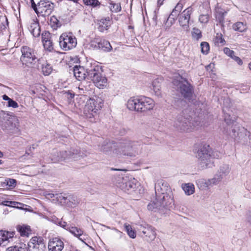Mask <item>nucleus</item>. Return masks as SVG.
<instances>
[{
    "label": "nucleus",
    "instance_id": "obj_1",
    "mask_svg": "<svg viewBox=\"0 0 251 251\" xmlns=\"http://www.w3.org/2000/svg\"><path fill=\"white\" fill-rule=\"evenodd\" d=\"M155 105L154 100L144 96L130 97L126 103L127 108L131 111L145 113L152 110Z\"/></svg>",
    "mask_w": 251,
    "mask_h": 251
},
{
    "label": "nucleus",
    "instance_id": "obj_2",
    "mask_svg": "<svg viewBox=\"0 0 251 251\" xmlns=\"http://www.w3.org/2000/svg\"><path fill=\"white\" fill-rule=\"evenodd\" d=\"M103 104V100L98 96L90 98L83 107V116L90 122L95 123Z\"/></svg>",
    "mask_w": 251,
    "mask_h": 251
},
{
    "label": "nucleus",
    "instance_id": "obj_3",
    "mask_svg": "<svg viewBox=\"0 0 251 251\" xmlns=\"http://www.w3.org/2000/svg\"><path fill=\"white\" fill-rule=\"evenodd\" d=\"M0 127L10 135L18 136L21 134L20 122L17 117L4 112L0 116Z\"/></svg>",
    "mask_w": 251,
    "mask_h": 251
},
{
    "label": "nucleus",
    "instance_id": "obj_4",
    "mask_svg": "<svg viewBox=\"0 0 251 251\" xmlns=\"http://www.w3.org/2000/svg\"><path fill=\"white\" fill-rule=\"evenodd\" d=\"M172 82L174 85L179 86L180 92L185 98L190 99L192 97L193 88L187 78L178 74L174 76Z\"/></svg>",
    "mask_w": 251,
    "mask_h": 251
},
{
    "label": "nucleus",
    "instance_id": "obj_5",
    "mask_svg": "<svg viewBox=\"0 0 251 251\" xmlns=\"http://www.w3.org/2000/svg\"><path fill=\"white\" fill-rule=\"evenodd\" d=\"M59 45L63 50L69 51L76 46V38L72 32H63L59 37Z\"/></svg>",
    "mask_w": 251,
    "mask_h": 251
},
{
    "label": "nucleus",
    "instance_id": "obj_6",
    "mask_svg": "<svg viewBox=\"0 0 251 251\" xmlns=\"http://www.w3.org/2000/svg\"><path fill=\"white\" fill-rule=\"evenodd\" d=\"M110 148L113 154L118 157L131 156L134 154L132 143L129 142L114 144L112 146H110Z\"/></svg>",
    "mask_w": 251,
    "mask_h": 251
},
{
    "label": "nucleus",
    "instance_id": "obj_7",
    "mask_svg": "<svg viewBox=\"0 0 251 251\" xmlns=\"http://www.w3.org/2000/svg\"><path fill=\"white\" fill-rule=\"evenodd\" d=\"M192 120V118L190 120L182 116H179L176 123V128L181 131L188 132L193 131L200 126V122Z\"/></svg>",
    "mask_w": 251,
    "mask_h": 251
},
{
    "label": "nucleus",
    "instance_id": "obj_8",
    "mask_svg": "<svg viewBox=\"0 0 251 251\" xmlns=\"http://www.w3.org/2000/svg\"><path fill=\"white\" fill-rule=\"evenodd\" d=\"M31 0L32 7L37 14H40L44 17L48 16L53 10V4L49 1L40 0L36 5L33 0Z\"/></svg>",
    "mask_w": 251,
    "mask_h": 251
},
{
    "label": "nucleus",
    "instance_id": "obj_9",
    "mask_svg": "<svg viewBox=\"0 0 251 251\" xmlns=\"http://www.w3.org/2000/svg\"><path fill=\"white\" fill-rule=\"evenodd\" d=\"M22 55L20 60L23 65L29 67L35 62L37 59L35 50L27 46H23L21 49Z\"/></svg>",
    "mask_w": 251,
    "mask_h": 251
},
{
    "label": "nucleus",
    "instance_id": "obj_10",
    "mask_svg": "<svg viewBox=\"0 0 251 251\" xmlns=\"http://www.w3.org/2000/svg\"><path fill=\"white\" fill-rule=\"evenodd\" d=\"M90 46L94 50H100L106 52L110 51L112 49L108 41L100 37H96L92 39L90 42Z\"/></svg>",
    "mask_w": 251,
    "mask_h": 251
},
{
    "label": "nucleus",
    "instance_id": "obj_11",
    "mask_svg": "<svg viewBox=\"0 0 251 251\" xmlns=\"http://www.w3.org/2000/svg\"><path fill=\"white\" fill-rule=\"evenodd\" d=\"M136 180L134 178L129 179L125 176L119 178L117 182V186L125 192H131L134 191L136 187Z\"/></svg>",
    "mask_w": 251,
    "mask_h": 251
},
{
    "label": "nucleus",
    "instance_id": "obj_12",
    "mask_svg": "<svg viewBox=\"0 0 251 251\" xmlns=\"http://www.w3.org/2000/svg\"><path fill=\"white\" fill-rule=\"evenodd\" d=\"M87 66L88 76L92 79L95 77L102 75L103 72V66L96 61L90 62Z\"/></svg>",
    "mask_w": 251,
    "mask_h": 251
},
{
    "label": "nucleus",
    "instance_id": "obj_13",
    "mask_svg": "<svg viewBox=\"0 0 251 251\" xmlns=\"http://www.w3.org/2000/svg\"><path fill=\"white\" fill-rule=\"evenodd\" d=\"M28 247L34 251H42L45 249L44 240L42 236H35L32 237L28 243Z\"/></svg>",
    "mask_w": 251,
    "mask_h": 251
},
{
    "label": "nucleus",
    "instance_id": "obj_14",
    "mask_svg": "<svg viewBox=\"0 0 251 251\" xmlns=\"http://www.w3.org/2000/svg\"><path fill=\"white\" fill-rule=\"evenodd\" d=\"M98 30L100 32L108 30L110 27L112 21V18L107 16L102 17L95 21Z\"/></svg>",
    "mask_w": 251,
    "mask_h": 251
},
{
    "label": "nucleus",
    "instance_id": "obj_15",
    "mask_svg": "<svg viewBox=\"0 0 251 251\" xmlns=\"http://www.w3.org/2000/svg\"><path fill=\"white\" fill-rule=\"evenodd\" d=\"M42 43L46 50L51 52L54 50V43L51 33L44 31L42 33Z\"/></svg>",
    "mask_w": 251,
    "mask_h": 251
},
{
    "label": "nucleus",
    "instance_id": "obj_16",
    "mask_svg": "<svg viewBox=\"0 0 251 251\" xmlns=\"http://www.w3.org/2000/svg\"><path fill=\"white\" fill-rule=\"evenodd\" d=\"M64 247L63 241L59 238L54 237L50 239L49 241V251H62Z\"/></svg>",
    "mask_w": 251,
    "mask_h": 251
},
{
    "label": "nucleus",
    "instance_id": "obj_17",
    "mask_svg": "<svg viewBox=\"0 0 251 251\" xmlns=\"http://www.w3.org/2000/svg\"><path fill=\"white\" fill-rule=\"evenodd\" d=\"M211 149L209 145L204 144L198 151L199 158L201 161L206 163V161L210 159L211 157L210 154Z\"/></svg>",
    "mask_w": 251,
    "mask_h": 251
},
{
    "label": "nucleus",
    "instance_id": "obj_18",
    "mask_svg": "<svg viewBox=\"0 0 251 251\" xmlns=\"http://www.w3.org/2000/svg\"><path fill=\"white\" fill-rule=\"evenodd\" d=\"M192 8L190 7L185 9L179 17V23L181 26L188 25L192 14Z\"/></svg>",
    "mask_w": 251,
    "mask_h": 251
},
{
    "label": "nucleus",
    "instance_id": "obj_19",
    "mask_svg": "<svg viewBox=\"0 0 251 251\" xmlns=\"http://www.w3.org/2000/svg\"><path fill=\"white\" fill-rule=\"evenodd\" d=\"M73 71L75 76L78 80H84L88 76L87 68L85 69L80 66H75L74 68Z\"/></svg>",
    "mask_w": 251,
    "mask_h": 251
},
{
    "label": "nucleus",
    "instance_id": "obj_20",
    "mask_svg": "<svg viewBox=\"0 0 251 251\" xmlns=\"http://www.w3.org/2000/svg\"><path fill=\"white\" fill-rule=\"evenodd\" d=\"M28 29L34 37H38L40 36L41 29L38 21L32 20L30 22Z\"/></svg>",
    "mask_w": 251,
    "mask_h": 251
},
{
    "label": "nucleus",
    "instance_id": "obj_21",
    "mask_svg": "<svg viewBox=\"0 0 251 251\" xmlns=\"http://www.w3.org/2000/svg\"><path fill=\"white\" fill-rule=\"evenodd\" d=\"M17 231L22 237H28L32 233L31 227L27 225H18L16 227Z\"/></svg>",
    "mask_w": 251,
    "mask_h": 251
},
{
    "label": "nucleus",
    "instance_id": "obj_22",
    "mask_svg": "<svg viewBox=\"0 0 251 251\" xmlns=\"http://www.w3.org/2000/svg\"><path fill=\"white\" fill-rule=\"evenodd\" d=\"M95 86L99 89H104L107 86V79L103 75L95 77L91 79Z\"/></svg>",
    "mask_w": 251,
    "mask_h": 251
},
{
    "label": "nucleus",
    "instance_id": "obj_23",
    "mask_svg": "<svg viewBox=\"0 0 251 251\" xmlns=\"http://www.w3.org/2000/svg\"><path fill=\"white\" fill-rule=\"evenodd\" d=\"M142 232L149 240H153L156 237V233L155 229L151 226H148L143 227Z\"/></svg>",
    "mask_w": 251,
    "mask_h": 251
},
{
    "label": "nucleus",
    "instance_id": "obj_24",
    "mask_svg": "<svg viewBox=\"0 0 251 251\" xmlns=\"http://www.w3.org/2000/svg\"><path fill=\"white\" fill-rule=\"evenodd\" d=\"M227 12L221 7L217 6L215 9L214 16L216 20L219 22L220 24H224L225 22V16Z\"/></svg>",
    "mask_w": 251,
    "mask_h": 251
},
{
    "label": "nucleus",
    "instance_id": "obj_25",
    "mask_svg": "<svg viewBox=\"0 0 251 251\" xmlns=\"http://www.w3.org/2000/svg\"><path fill=\"white\" fill-rule=\"evenodd\" d=\"M15 231H8L6 230H0V242L3 243L7 241L10 242V240L14 237Z\"/></svg>",
    "mask_w": 251,
    "mask_h": 251
},
{
    "label": "nucleus",
    "instance_id": "obj_26",
    "mask_svg": "<svg viewBox=\"0 0 251 251\" xmlns=\"http://www.w3.org/2000/svg\"><path fill=\"white\" fill-rule=\"evenodd\" d=\"M67 230L75 236L78 238L80 241L84 242L85 239L81 237L84 233V231L82 229L76 226H69L68 227Z\"/></svg>",
    "mask_w": 251,
    "mask_h": 251
},
{
    "label": "nucleus",
    "instance_id": "obj_27",
    "mask_svg": "<svg viewBox=\"0 0 251 251\" xmlns=\"http://www.w3.org/2000/svg\"><path fill=\"white\" fill-rule=\"evenodd\" d=\"M213 42L215 45L217 46H223L226 43L221 33H216V36L213 39Z\"/></svg>",
    "mask_w": 251,
    "mask_h": 251
},
{
    "label": "nucleus",
    "instance_id": "obj_28",
    "mask_svg": "<svg viewBox=\"0 0 251 251\" xmlns=\"http://www.w3.org/2000/svg\"><path fill=\"white\" fill-rule=\"evenodd\" d=\"M232 28L235 31L240 32L245 31L247 29L246 24L241 22H238L232 25Z\"/></svg>",
    "mask_w": 251,
    "mask_h": 251
},
{
    "label": "nucleus",
    "instance_id": "obj_29",
    "mask_svg": "<svg viewBox=\"0 0 251 251\" xmlns=\"http://www.w3.org/2000/svg\"><path fill=\"white\" fill-rule=\"evenodd\" d=\"M182 188L187 195H191L195 192V187L192 183H185L182 185Z\"/></svg>",
    "mask_w": 251,
    "mask_h": 251
},
{
    "label": "nucleus",
    "instance_id": "obj_30",
    "mask_svg": "<svg viewBox=\"0 0 251 251\" xmlns=\"http://www.w3.org/2000/svg\"><path fill=\"white\" fill-rule=\"evenodd\" d=\"M110 10L112 12L118 13L121 11L122 7L120 3H115L111 0H109Z\"/></svg>",
    "mask_w": 251,
    "mask_h": 251
},
{
    "label": "nucleus",
    "instance_id": "obj_31",
    "mask_svg": "<svg viewBox=\"0 0 251 251\" xmlns=\"http://www.w3.org/2000/svg\"><path fill=\"white\" fill-rule=\"evenodd\" d=\"M124 227L125 229V230L126 231L127 235L131 238L134 239L136 237V231L133 229L132 227V226L127 224L125 223L124 224Z\"/></svg>",
    "mask_w": 251,
    "mask_h": 251
},
{
    "label": "nucleus",
    "instance_id": "obj_32",
    "mask_svg": "<svg viewBox=\"0 0 251 251\" xmlns=\"http://www.w3.org/2000/svg\"><path fill=\"white\" fill-rule=\"evenodd\" d=\"M183 8V5L182 3L178 2L175 6V8L173 10L171 14L170 15L169 18H172L175 19L181 12Z\"/></svg>",
    "mask_w": 251,
    "mask_h": 251
},
{
    "label": "nucleus",
    "instance_id": "obj_33",
    "mask_svg": "<svg viewBox=\"0 0 251 251\" xmlns=\"http://www.w3.org/2000/svg\"><path fill=\"white\" fill-rule=\"evenodd\" d=\"M52 68L50 64L47 62H44L42 65V71L45 75H49L52 72Z\"/></svg>",
    "mask_w": 251,
    "mask_h": 251
},
{
    "label": "nucleus",
    "instance_id": "obj_34",
    "mask_svg": "<svg viewBox=\"0 0 251 251\" xmlns=\"http://www.w3.org/2000/svg\"><path fill=\"white\" fill-rule=\"evenodd\" d=\"M50 24L53 29L55 30L61 26L59 21L54 16L50 17Z\"/></svg>",
    "mask_w": 251,
    "mask_h": 251
},
{
    "label": "nucleus",
    "instance_id": "obj_35",
    "mask_svg": "<svg viewBox=\"0 0 251 251\" xmlns=\"http://www.w3.org/2000/svg\"><path fill=\"white\" fill-rule=\"evenodd\" d=\"M83 2L86 6L93 8L100 6V2L98 0H83Z\"/></svg>",
    "mask_w": 251,
    "mask_h": 251
},
{
    "label": "nucleus",
    "instance_id": "obj_36",
    "mask_svg": "<svg viewBox=\"0 0 251 251\" xmlns=\"http://www.w3.org/2000/svg\"><path fill=\"white\" fill-rule=\"evenodd\" d=\"M201 52L204 55L208 54L210 50V46L207 42H202L201 43Z\"/></svg>",
    "mask_w": 251,
    "mask_h": 251
},
{
    "label": "nucleus",
    "instance_id": "obj_37",
    "mask_svg": "<svg viewBox=\"0 0 251 251\" xmlns=\"http://www.w3.org/2000/svg\"><path fill=\"white\" fill-rule=\"evenodd\" d=\"M153 89L155 94L157 96H160L161 95V85L157 80H154L152 82Z\"/></svg>",
    "mask_w": 251,
    "mask_h": 251
},
{
    "label": "nucleus",
    "instance_id": "obj_38",
    "mask_svg": "<svg viewBox=\"0 0 251 251\" xmlns=\"http://www.w3.org/2000/svg\"><path fill=\"white\" fill-rule=\"evenodd\" d=\"M192 36L194 39L197 40H199L202 37L201 31L198 28H193L192 31Z\"/></svg>",
    "mask_w": 251,
    "mask_h": 251
},
{
    "label": "nucleus",
    "instance_id": "obj_39",
    "mask_svg": "<svg viewBox=\"0 0 251 251\" xmlns=\"http://www.w3.org/2000/svg\"><path fill=\"white\" fill-rule=\"evenodd\" d=\"M199 21L202 24H206L209 20V16L208 14H201L199 17Z\"/></svg>",
    "mask_w": 251,
    "mask_h": 251
},
{
    "label": "nucleus",
    "instance_id": "obj_40",
    "mask_svg": "<svg viewBox=\"0 0 251 251\" xmlns=\"http://www.w3.org/2000/svg\"><path fill=\"white\" fill-rule=\"evenodd\" d=\"M6 251H26V249L17 246L8 247Z\"/></svg>",
    "mask_w": 251,
    "mask_h": 251
},
{
    "label": "nucleus",
    "instance_id": "obj_41",
    "mask_svg": "<svg viewBox=\"0 0 251 251\" xmlns=\"http://www.w3.org/2000/svg\"><path fill=\"white\" fill-rule=\"evenodd\" d=\"M224 52L230 57H232L234 55V51L231 50L229 48L226 47L223 50Z\"/></svg>",
    "mask_w": 251,
    "mask_h": 251
},
{
    "label": "nucleus",
    "instance_id": "obj_42",
    "mask_svg": "<svg viewBox=\"0 0 251 251\" xmlns=\"http://www.w3.org/2000/svg\"><path fill=\"white\" fill-rule=\"evenodd\" d=\"M8 107H11L14 108H16L18 107L19 105L18 103L14 101V100L10 99V100L8 101Z\"/></svg>",
    "mask_w": 251,
    "mask_h": 251
},
{
    "label": "nucleus",
    "instance_id": "obj_43",
    "mask_svg": "<svg viewBox=\"0 0 251 251\" xmlns=\"http://www.w3.org/2000/svg\"><path fill=\"white\" fill-rule=\"evenodd\" d=\"M231 58L235 61H236L238 65H242L243 64L242 60L239 57L235 56V55H234Z\"/></svg>",
    "mask_w": 251,
    "mask_h": 251
},
{
    "label": "nucleus",
    "instance_id": "obj_44",
    "mask_svg": "<svg viewBox=\"0 0 251 251\" xmlns=\"http://www.w3.org/2000/svg\"><path fill=\"white\" fill-rule=\"evenodd\" d=\"M7 184L9 186L14 187L16 185V181L14 179L10 178L7 181Z\"/></svg>",
    "mask_w": 251,
    "mask_h": 251
},
{
    "label": "nucleus",
    "instance_id": "obj_45",
    "mask_svg": "<svg viewBox=\"0 0 251 251\" xmlns=\"http://www.w3.org/2000/svg\"><path fill=\"white\" fill-rule=\"evenodd\" d=\"M229 117L230 115L225 116V121L228 125L232 124L233 122L232 120L229 118Z\"/></svg>",
    "mask_w": 251,
    "mask_h": 251
},
{
    "label": "nucleus",
    "instance_id": "obj_46",
    "mask_svg": "<svg viewBox=\"0 0 251 251\" xmlns=\"http://www.w3.org/2000/svg\"><path fill=\"white\" fill-rule=\"evenodd\" d=\"M66 93L69 96L70 98H71V99H73L75 97V94L70 91L67 92Z\"/></svg>",
    "mask_w": 251,
    "mask_h": 251
},
{
    "label": "nucleus",
    "instance_id": "obj_47",
    "mask_svg": "<svg viewBox=\"0 0 251 251\" xmlns=\"http://www.w3.org/2000/svg\"><path fill=\"white\" fill-rule=\"evenodd\" d=\"M78 89L79 90V95H81L84 93V90L83 88H80V86H79Z\"/></svg>",
    "mask_w": 251,
    "mask_h": 251
},
{
    "label": "nucleus",
    "instance_id": "obj_48",
    "mask_svg": "<svg viewBox=\"0 0 251 251\" xmlns=\"http://www.w3.org/2000/svg\"><path fill=\"white\" fill-rule=\"evenodd\" d=\"M3 100H7L8 101L10 100V98H9L7 95H4L2 96Z\"/></svg>",
    "mask_w": 251,
    "mask_h": 251
},
{
    "label": "nucleus",
    "instance_id": "obj_49",
    "mask_svg": "<svg viewBox=\"0 0 251 251\" xmlns=\"http://www.w3.org/2000/svg\"><path fill=\"white\" fill-rule=\"evenodd\" d=\"M165 0H157V5L158 6H160L163 5L164 1Z\"/></svg>",
    "mask_w": 251,
    "mask_h": 251
},
{
    "label": "nucleus",
    "instance_id": "obj_50",
    "mask_svg": "<svg viewBox=\"0 0 251 251\" xmlns=\"http://www.w3.org/2000/svg\"><path fill=\"white\" fill-rule=\"evenodd\" d=\"M128 28L129 29H131V30H132V32H133V33H134V31H133V30H134V26H132V25H128Z\"/></svg>",
    "mask_w": 251,
    "mask_h": 251
},
{
    "label": "nucleus",
    "instance_id": "obj_51",
    "mask_svg": "<svg viewBox=\"0 0 251 251\" xmlns=\"http://www.w3.org/2000/svg\"><path fill=\"white\" fill-rule=\"evenodd\" d=\"M111 170H113V171H121L122 170H121V169H114V168H112V169H111Z\"/></svg>",
    "mask_w": 251,
    "mask_h": 251
},
{
    "label": "nucleus",
    "instance_id": "obj_52",
    "mask_svg": "<svg viewBox=\"0 0 251 251\" xmlns=\"http://www.w3.org/2000/svg\"><path fill=\"white\" fill-rule=\"evenodd\" d=\"M3 156V153L0 151V158L2 157Z\"/></svg>",
    "mask_w": 251,
    "mask_h": 251
},
{
    "label": "nucleus",
    "instance_id": "obj_53",
    "mask_svg": "<svg viewBox=\"0 0 251 251\" xmlns=\"http://www.w3.org/2000/svg\"><path fill=\"white\" fill-rule=\"evenodd\" d=\"M249 67L250 70L251 71V62L249 63Z\"/></svg>",
    "mask_w": 251,
    "mask_h": 251
},
{
    "label": "nucleus",
    "instance_id": "obj_54",
    "mask_svg": "<svg viewBox=\"0 0 251 251\" xmlns=\"http://www.w3.org/2000/svg\"><path fill=\"white\" fill-rule=\"evenodd\" d=\"M3 161L2 160H0V164H2V163H3Z\"/></svg>",
    "mask_w": 251,
    "mask_h": 251
}]
</instances>
